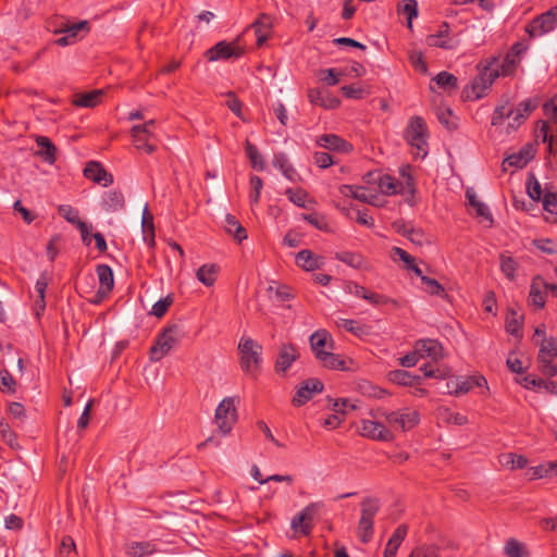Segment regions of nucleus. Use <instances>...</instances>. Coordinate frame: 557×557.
<instances>
[{"label": "nucleus", "mask_w": 557, "mask_h": 557, "mask_svg": "<svg viewBox=\"0 0 557 557\" xmlns=\"http://www.w3.org/2000/svg\"><path fill=\"white\" fill-rule=\"evenodd\" d=\"M536 107V100L525 99L513 109L509 99H504L495 107L491 123L493 126H498L503 124L505 119H509L507 132L516 131L527 121Z\"/></svg>", "instance_id": "obj_1"}, {"label": "nucleus", "mask_w": 557, "mask_h": 557, "mask_svg": "<svg viewBox=\"0 0 557 557\" xmlns=\"http://www.w3.org/2000/svg\"><path fill=\"white\" fill-rule=\"evenodd\" d=\"M239 364L244 372L256 376L262 361V346L250 337L243 336L238 343Z\"/></svg>", "instance_id": "obj_2"}, {"label": "nucleus", "mask_w": 557, "mask_h": 557, "mask_svg": "<svg viewBox=\"0 0 557 557\" xmlns=\"http://www.w3.org/2000/svg\"><path fill=\"white\" fill-rule=\"evenodd\" d=\"M182 337L183 331L180 325L172 324L165 327L150 348V360L160 361L181 342Z\"/></svg>", "instance_id": "obj_3"}, {"label": "nucleus", "mask_w": 557, "mask_h": 557, "mask_svg": "<svg viewBox=\"0 0 557 557\" xmlns=\"http://www.w3.org/2000/svg\"><path fill=\"white\" fill-rule=\"evenodd\" d=\"M239 398L236 396H230L223 398L215 409L214 422L219 431L226 435L228 434L238 419L237 405Z\"/></svg>", "instance_id": "obj_4"}, {"label": "nucleus", "mask_w": 557, "mask_h": 557, "mask_svg": "<svg viewBox=\"0 0 557 557\" xmlns=\"http://www.w3.org/2000/svg\"><path fill=\"white\" fill-rule=\"evenodd\" d=\"M361 516L358 522L357 534L361 543L367 544L373 537L374 518L380 510V503L375 498H366L360 504Z\"/></svg>", "instance_id": "obj_5"}, {"label": "nucleus", "mask_w": 557, "mask_h": 557, "mask_svg": "<svg viewBox=\"0 0 557 557\" xmlns=\"http://www.w3.org/2000/svg\"><path fill=\"white\" fill-rule=\"evenodd\" d=\"M428 135L424 120L420 116L411 117L405 131V138L411 147L417 149V157L424 158L428 154Z\"/></svg>", "instance_id": "obj_6"}, {"label": "nucleus", "mask_w": 557, "mask_h": 557, "mask_svg": "<svg viewBox=\"0 0 557 557\" xmlns=\"http://www.w3.org/2000/svg\"><path fill=\"white\" fill-rule=\"evenodd\" d=\"M375 417L384 418L387 424L403 432H407L418 425L420 413L410 408H404L396 411L377 410Z\"/></svg>", "instance_id": "obj_7"}, {"label": "nucleus", "mask_w": 557, "mask_h": 557, "mask_svg": "<svg viewBox=\"0 0 557 557\" xmlns=\"http://www.w3.org/2000/svg\"><path fill=\"white\" fill-rule=\"evenodd\" d=\"M321 502L308 504L290 521V529L295 535L309 536L314 528V521L322 509Z\"/></svg>", "instance_id": "obj_8"}, {"label": "nucleus", "mask_w": 557, "mask_h": 557, "mask_svg": "<svg viewBox=\"0 0 557 557\" xmlns=\"http://www.w3.org/2000/svg\"><path fill=\"white\" fill-rule=\"evenodd\" d=\"M479 69L480 74L474 78L471 86L475 99L483 97L495 79L502 76L498 70L497 57L491 58L485 65H482L481 62Z\"/></svg>", "instance_id": "obj_9"}, {"label": "nucleus", "mask_w": 557, "mask_h": 557, "mask_svg": "<svg viewBox=\"0 0 557 557\" xmlns=\"http://www.w3.org/2000/svg\"><path fill=\"white\" fill-rule=\"evenodd\" d=\"M557 26V5L534 17L525 28L530 37H541Z\"/></svg>", "instance_id": "obj_10"}, {"label": "nucleus", "mask_w": 557, "mask_h": 557, "mask_svg": "<svg viewBox=\"0 0 557 557\" xmlns=\"http://www.w3.org/2000/svg\"><path fill=\"white\" fill-rule=\"evenodd\" d=\"M243 53L244 49L238 45L237 40L232 42L223 40L207 50L205 57L208 61L214 62L220 60L238 59Z\"/></svg>", "instance_id": "obj_11"}, {"label": "nucleus", "mask_w": 557, "mask_h": 557, "mask_svg": "<svg viewBox=\"0 0 557 557\" xmlns=\"http://www.w3.org/2000/svg\"><path fill=\"white\" fill-rule=\"evenodd\" d=\"M358 431L361 436L373 441L393 442L395 438L393 432L379 421L363 419Z\"/></svg>", "instance_id": "obj_12"}, {"label": "nucleus", "mask_w": 557, "mask_h": 557, "mask_svg": "<svg viewBox=\"0 0 557 557\" xmlns=\"http://www.w3.org/2000/svg\"><path fill=\"white\" fill-rule=\"evenodd\" d=\"M96 272L99 278L100 287L97 290L95 299L90 300V302L95 305L101 302L111 293L114 286L113 271L108 264H98Z\"/></svg>", "instance_id": "obj_13"}, {"label": "nucleus", "mask_w": 557, "mask_h": 557, "mask_svg": "<svg viewBox=\"0 0 557 557\" xmlns=\"http://www.w3.org/2000/svg\"><path fill=\"white\" fill-rule=\"evenodd\" d=\"M324 388V384L318 379H309L300 384L297 388L292 403L296 407H300L309 401L314 394L321 393Z\"/></svg>", "instance_id": "obj_14"}, {"label": "nucleus", "mask_w": 557, "mask_h": 557, "mask_svg": "<svg viewBox=\"0 0 557 557\" xmlns=\"http://www.w3.org/2000/svg\"><path fill=\"white\" fill-rule=\"evenodd\" d=\"M299 351L293 344H283L280 347L274 370L277 374H285L292 364L299 358Z\"/></svg>", "instance_id": "obj_15"}, {"label": "nucleus", "mask_w": 557, "mask_h": 557, "mask_svg": "<svg viewBox=\"0 0 557 557\" xmlns=\"http://www.w3.org/2000/svg\"><path fill=\"white\" fill-rule=\"evenodd\" d=\"M127 557H150L160 552L153 541H131L124 545Z\"/></svg>", "instance_id": "obj_16"}, {"label": "nucleus", "mask_w": 557, "mask_h": 557, "mask_svg": "<svg viewBox=\"0 0 557 557\" xmlns=\"http://www.w3.org/2000/svg\"><path fill=\"white\" fill-rule=\"evenodd\" d=\"M131 134L133 143L138 150H144L148 154L157 150L154 133H147L145 128L132 127Z\"/></svg>", "instance_id": "obj_17"}, {"label": "nucleus", "mask_w": 557, "mask_h": 557, "mask_svg": "<svg viewBox=\"0 0 557 557\" xmlns=\"http://www.w3.org/2000/svg\"><path fill=\"white\" fill-rule=\"evenodd\" d=\"M311 350L317 359L327 350L333 349V339L326 330H318L309 338Z\"/></svg>", "instance_id": "obj_18"}, {"label": "nucleus", "mask_w": 557, "mask_h": 557, "mask_svg": "<svg viewBox=\"0 0 557 557\" xmlns=\"http://www.w3.org/2000/svg\"><path fill=\"white\" fill-rule=\"evenodd\" d=\"M317 145L336 152L348 153L352 151V145L335 134H323L317 138Z\"/></svg>", "instance_id": "obj_19"}, {"label": "nucleus", "mask_w": 557, "mask_h": 557, "mask_svg": "<svg viewBox=\"0 0 557 557\" xmlns=\"http://www.w3.org/2000/svg\"><path fill=\"white\" fill-rule=\"evenodd\" d=\"M414 349L420 358H430L433 361H437L443 357V347L435 339H419L414 344Z\"/></svg>", "instance_id": "obj_20"}, {"label": "nucleus", "mask_w": 557, "mask_h": 557, "mask_svg": "<svg viewBox=\"0 0 557 557\" xmlns=\"http://www.w3.org/2000/svg\"><path fill=\"white\" fill-rule=\"evenodd\" d=\"M334 257L336 260L347 264L352 269L362 271L372 270L371 263L360 252L343 250L335 252Z\"/></svg>", "instance_id": "obj_21"}, {"label": "nucleus", "mask_w": 557, "mask_h": 557, "mask_svg": "<svg viewBox=\"0 0 557 557\" xmlns=\"http://www.w3.org/2000/svg\"><path fill=\"white\" fill-rule=\"evenodd\" d=\"M84 175L88 180L94 181L102 186H108L113 183V176L108 173L104 168L96 161H90L84 169Z\"/></svg>", "instance_id": "obj_22"}, {"label": "nucleus", "mask_w": 557, "mask_h": 557, "mask_svg": "<svg viewBox=\"0 0 557 557\" xmlns=\"http://www.w3.org/2000/svg\"><path fill=\"white\" fill-rule=\"evenodd\" d=\"M466 199L468 200V205L472 208L475 216L481 218L482 221H486L487 226L491 227L494 222L493 215L488 207L478 199L476 194L472 188H468L466 190Z\"/></svg>", "instance_id": "obj_23"}, {"label": "nucleus", "mask_w": 557, "mask_h": 557, "mask_svg": "<svg viewBox=\"0 0 557 557\" xmlns=\"http://www.w3.org/2000/svg\"><path fill=\"white\" fill-rule=\"evenodd\" d=\"M546 282L541 276H535L532 280L529 293V300L534 307L542 309L546 302Z\"/></svg>", "instance_id": "obj_24"}, {"label": "nucleus", "mask_w": 557, "mask_h": 557, "mask_svg": "<svg viewBox=\"0 0 557 557\" xmlns=\"http://www.w3.org/2000/svg\"><path fill=\"white\" fill-rule=\"evenodd\" d=\"M272 24L273 17L265 13H261L252 23L251 27L255 28L257 36L256 44L258 47H261L270 37Z\"/></svg>", "instance_id": "obj_25"}, {"label": "nucleus", "mask_w": 557, "mask_h": 557, "mask_svg": "<svg viewBox=\"0 0 557 557\" xmlns=\"http://www.w3.org/2000/svg\"><path fill=\"white\" fill-rule=\"evenodd\" d=\"M324 368L331 370H342L347 371L350 370L349 364H352L351 359H345L341 355H335L331 350L322 354L319 359H317Z\"/></svg>", "instance_id": "obj_26"}, {"label": "nucleus", "mask_w": 557, "mask_h": 557, "mask_svg": "<svg viewBox=\"0 0 557 557\" xmlns=\"http://www.w3.org/2000/svg\"><path fill=\"white\" fill-rule=\"evenodd\" d=\"M449 25L443 22L436 34L429 35L425 39L426 45L430 47H438L443 49H454L451 39L448 38Z\"/></svg>", "instance_id": "obj_27"}, {"label": "nucleus", "mask_w": 557, "mask_h": 557, "mask_svg": "<svg viewBox=\"0 0 557 557\" xmlns=\"http://www.w3.org/2000/svg\"><path fill=\"white\" fill-rule=\"evenodd\" d=\"M296 264L305 271L318 270L323 265V258L314 255L309 249L300 250L296 255Z\"/></svg>", "instance_id": "obj_28"}, {"label": "nucleus", "mask_w": 557, "mask_h": 557, "mask_svg": "<svg viewBox=\"0 0 557 557\" xmlns=\"http://www.w3.org/2000/svg\"><path fill=\"white\" fill-rule=\"evenodd\" d=\"M273 165L277 168L282 174L290 182H297L300 176L296 169L290 164L287 156L283 152L275 153L273 157Z\"/></svg>", "instance_id": "obj_29"}, {"label": "nucleus", "mask_w": 557, "mask_h": 557, "mask_svg": "<svg viewBox=\"0 0 557 557\" xmlns=\"http://www.w3.org/2000/svg\"><path fill=\"white\" fill-rule=\"evenodd\" d=\"M103 94L102 89L76 94L73 99V104L82 108H94L101 102Z\"/></svg>", "instance_id": "obj_30"}, {"label": "nucleus", "mask_w": 557, "mask_h": 557, "mask_svg": "<svg viewBox=\"0 0 557 557\" xmlns=\"http://www.w3.org/2000/svg\"><path fill=\"white\" fill-rule=\"evenodd\" d=\"M103 209L108 212H116L124 208V195L120 190H110L104 194L102 199Z\"/></svg>", "instance_id": "obj_31"}, {"label": "nucleus", "mask_w": 557, "mask_h": 557, "mask_svg": "<svg viewBox=\"0 0 557 557\" xmlns=\"http://www.w3.org/2000/svg\"><path fill=\"white\" fill-rule=\"evenodd\" d=\"M36 144L40 148L38 154L49 164L57 161V148L53 143L46 136H37Z\"/></svg>", "instance_id": "obj_32"}, {"label": "nucleus", "mask_w": 557, "mask_h": 557, "mask_svg": "<svg viewBox=\"0 0 557 557\" xmlns=\"http://www.w3.org/2000/svg\"><path fill=\"white\" fill-rule=\"evenodd\" d=\"M219 271L220 267L215 263L203 264L197 270L196 277L205 286L210 287L215 283Z\"/></svg>", "instance_id": "obj_33"}, {"label": "nucleus", "mask_w": 557, "mask_h": 557, "mask_svg": "<svg viewBox=\"0 0 557 557\" xmlns=\"http://www.w3.org/2000/svg\"><path fill=\"white\" fill-rule=\"evenodd\" d=\"M377 185L380 190L385 195L391 196L403 194V183H399V181L388 174L380 175L377 178Z\"/></svg>", "instance_id": "obj_34"}, {"label": "nucleus", "mask_w": 557, "mask_h": 557, "mask_svg": "<svg viewBox=\"0 0 557 557\" xmlns=\"http://www.w3.org/2000/svg\"><path fill=\"white\" fill-rule=\"evenodd\" d=\"M224 228L228 234L233 235L237 243H242L247 238V232L245 227L232 214H226Z\"/></svg>", "instance_id": "obj_35"}, {"label": "nucleus", "mask_w": 557, "mask_h": 557, "mask_svg": "<svg viewBox=\"0 0 557 557\" xmlns=\"http://www.w3.org/2000/svg\"><path fill=\"white\" fill-rule=\"evenodd\" d=\"M522 315L509 309L506 317V331L513 336H521Z\"/></svg>", "instance_id": "obj_36"}, {"label": "nucleus", "mask_w": 557, "mask_h": 557, "mask_svg": "<svg viewBox=\"0 0 557 557\" xmlns=\"http://www.w3.org/2000/svg\"><path fill=\"white\" fill-rule=\"evenodd\" d=\"M141 228H143L144 240L149 246H153L154 245L153 218L148 212L147 208H145V210H144L143 221H141Z\"/></svg>", "instance_id": "obj_37"}, {"label": "nucleus", "mask_w": 557, "mask_h": 557, "mask_svg": "<svg viewBox=\"0 0 557 557\" xmlns=\"http://www.w3.org/2000/svg\"><path fill=\"white\" fill-rule=\"evenodd\" d=\"M389 379L404 386H412L420 381V376L412 375L406 370H395L389 373Z\"/></svg>", "instance_id": "obj_38"}, {"label": "nucleus", "mask_w": 557, "mask_h": 557, "mask_svg": "<svg viewBox=\"0 0 557 557\" xmlns=\"http://www.w3.org/2000/svg\"><path fill=\"white\" fill-rule=\"evenodd\" d=\"M433 81L438 85V87L443 88L444 90L450 91L456 90L458 87V79L457 77L448 73L446 71H443L438 73Z\"/></svg>", "instance_id": "obj_39"}, {"label": "nucleus", "mask_w": 557, "mask_h": 557, "mask_svg": "<svg viewBox=\"0 0 557 557\" xmlns=\"http://www.w3.org/2000/svg\"><path fill=\"white\" fill-rule=\"evenodd\" d=\"M245 151H246L248 159L251 162L252 168L258 171H263L265 168V163H264L262 156L260 154L258 148L255 145H252L250 141L247 140L246 145H245Z\"/></svg>", "instance_id": "obj_40"}, {"label": "nucleus", "mask_w": 557, "mask_h": 557, "mask_svg": "<svg viewBox=\"0 0 557 557\" xmlns=\"http://www.w3.org/2000/svg\"><path fill=\"white\" fill-rule=\"evenodd\" d=\"M537 356L540 358L557 357V339L555 337H544L541 342Z\"/></svg>", "instance_id": "obj_41"}, {"label": "nucleus", "mask_w": 557, "mask_h": 557, "mask_svg": "<svg viewBox=\"0 0 557 557\" xmlns=\"http://www.w3.org/2000/svg\"><path fill=\"white\" fill-rule=\"evenodd\" d=\"M519 63L520 59L513 58L509 54H506L502 61L498 59V70L500 75L504 77L511 76L516 72Z\"/></svg>", "instance_id": "obj_42"}, {"label": "nucleus", "mask_w": 557, "mask_h": 557, "mask_svg": "<svg viewBox=\"0 0 557 557\" xmlns=\"http://www.w3.org/2000/svg\"><path fill=\"white\" fill-rule=\"evenodd\" d=\"M399 175L403 178L400 183H403V194L409 193L410 195H413L416 193V184L414 178L411 175V166L410 165H404L399 169Z\"/></svg>", "instance_id": "obj_43"}, {"label": "nucleus", "mask_w": 557, "mask_h": 557, "mask_svg": "<svg viewBox=\"0 0 557 557\" xmlns=\"http://www.w3.org/2000/svg\"><path fill=\"white\" fill-rule=\"evenodd\" d=\"M500 462L510 469H523L528 465V459L522 455L508 453L502 456Z\"/></svg>", "instance_id": "obj_44"}, {"label": "nucleus", "mask_w": 557, "mask_h": 557, "mask_svg": "<svg viewBox=\"0 0 557 557\" xmlns=\"http://www.w3.org/2000/svg\"><path fill=\"white\" fill-rule=\"evenodd\" d=\"M440 416L446 423L455 425H465L468 423V418L459 412H454L448 408L440 410Z\"/></svg>", "instance_id": "obj_45"}, {"label": "nucleus", "mask_w": 557, "mask_h": 557, "mask_svg": "<svg viewBox=\"0 0 557 557\" xmlns=\"http://www.w3.org/2000/svg\"><path fill=\"white\" fill-rule=\"evenodd\" d=\"M504 550L507 557H528L524 546L515 539L506 542Z\"/></svg>", "instance_id": "obj_46"}, {"label": "nucleus", "mask_w": 557, "mask_h": 557, "mask_svg": "<svg viewBox=\"0 0 557 557\" xmlns=\"http://www.w3.org/2000/svg\"><path fill=\"white\" fill-rule=\"evenodd\" d=\"M422 283L424 284V289L428 294L436 295L442 298L447 297V294L445 293L444 287L435 278H431L429 276H422Z\"/></svg>", "instance_id": "obj_47"}, {"label": "nucleus", "mask_w": 557, "mask_h": 557, "mask_svg": "<svg viewBox=\"0 0 557 557\" xmlns=\"http://www.w3.org/2000/svg\"><path fill=\"white\" fill-rule=\"evenodd\" d=\"M285 195L288 199L296 206L300 208L306 207V201L308 199V193L302 188H287L285 190Z\"/></svg>", "instance_id": "obj_48"}, {"label": "nucleus", "mask_w": 557, "mask_h": 557, "mask_svg": "<svg viewBox=\"0 0 557 557\" xmlns=\"http://www.w3.org/2000/svg\"><path fill=\"white\" fill-rule=\"evenodd\" d=\"M544 210L553 215L552 222H557V193H546L542 199Z\"/></svg>", "instance_id": "obj_49"}, {"label": "nucleus", "mask_w": 557, "mask_h": 557, "mask_svg": "<svg viewBox=\"0 0 557 557\" xmlns=\"http://www.w3.org/2000/svg\"><path fill=\"white\" fill-rule=\"evenodd\" d=\"M436 116L442 125L447 129H455L457 127L456 119L449 108H438Z\"/></svg>", "instance_id": "obj_50"}, {"label": "nucleus", "mask_w": 557, "mask_h": 557, "mask_svg": "<svg viewBox=\"0 0 557 557\" xmlns=\"http://www.w3.org/2000/svg\"><path fill=\"white\" fill-rule=\"evenodd\" d=\"M0 434L7 445H9L11 448H18L16 434L11 430L10 425L4 420L0 421Z\"/></svg>", "instance_id": "obj_51"}, {"label": "nucleus", "mask_w": 557, "mask_h": 557, "mask_svg": "<svg viewBox=\"0 0 557 557\" xmlns=\"http://www.w3.org/2000/svg\"><path fill=\"white\" fill-rule=\"evenodd\" d=\"M364 300L369 301L370 304H372L374 306H383V305L392 304L395 307H399V302L396 299H393V298H389L382 294L373 293L370 290H367Z\"/></svg>", "instance_id": "obj_52"}, {"label": "nucleus", "mask_w": 557, "mask_h": 557, "mask_svg": "<svg viewBox=\"0 0 557 557\" xmlns=\"http://www.w3.org/2000/svg\"><path fill=\"white\" fill-rule=\"evenodd\" d=\"M174 298L172 295H168L161 299H159L151 309V314H153L157 318H162L173 304Z\"/></svg>", "instance_id": "obj_53"}, {"label": "nucleus", "mask_w": 557, "mask_h": 557, "mask_svg": "<svg viewBox=\"0 0 557 557\" xmlns=\"http://www.w3.org/2000/svg\"><path fill=\"white\" fill-rule=\"evenodd\" d=\"M408 557H441L436 545H421L416 547Z\"/></svg>", "instance_id": "obj_54"}, {"label": "nucleus", "mask_w": 557, "mask_h": 557, "mask_svg": "<svg viewBox=\"0 0 557 557\" xmlns=\"http://www.w3.org/2000/svg\"><path fill=\"white\" fill-rule=\"evenodd\" d=\"M500 270L507 278L513 280L516 276L517 263L511 257L502 255Z\"/></svg>", "instance_id": "obj_55"}, {"label": "nucleus", "mask_w": 557, "mask_h": 557, "mask_svg": "<svg viewBox=\"0 0 557 557\" xmlns=\"http://www.w3.org/2000/svg\"><path fill=\"white\" fill-rule=\"evenodd\" d=\"M301 218L313 225L317 230L326 231L329 228V224L326 219L317 212L314 213H304Z\"/></svg>", "instance_id": "obj_56"}, {"label": "nucleus", "mask_w": 557, "mask_h": 557, "mask_svg": "<svg viewBox=\"0 0 557 557\" xmlns=\"http://www.w3.org/2000/svg\"><path fill=\"white\" fill-rule=\"evenodd\" d=\"M16 382L8 370L0 371V391L10 394L15 393Z\"/></svg>", "instance_id": "obj_57"}, {"label": "nucleus", "mask_w": 557, "mask_h": 557, "mask_svg": "<svg viewBox=\"0 0 557 557\" xmlns=\"http://www.w3.org/2000/svg\"><path fill=\"white\" fill-rule=\"evenodd\" d=\"M527 193L533 201H539V200L543 199L541 184L534 175H531L528 178Z\"/></svg>", "instance_id": "obj_58"}, {"label": "nucleus", "mask_w": 557, "mask_h": 557, "mask_svg": "<svg viewBox=\"0 0 557 557\" xmlns=\"http://www.w3.org/2000/svg\"><path fill=\"white\" fill-rule=\"evenodd\" d=\"M407 533H408V525L405 523H401L395 529V531L393 532V534L389 537L387 543L399 548V546L401 545L403 541L405 540Z\"/></svg>", "instance_id": "obj_59"}, {"label": "nucleus", "mask_w": 557, "mask_h": 557, "mask_svg": "<svg viewBox=\"0 0 557 557\" xmlns=\"http://www.w3.org/2000/svg\"><path fill=\"white\" fill-rule=\"evenodd\" d=\"M250 186L252 189L249 195L250 202L258 203L260 194H261V189L263 187V182H262L261 177H259L257 175H252L250 177Z\"/></svg>", "instance_id": "obj_60"}, {"label": "nucleus", "mask_w": 557, "mask_h": 557, "mask_svg": "<svg viewBox=\"0 0 557 557\" xmlns=\"http://www.w3.org/2000/svg\"><path fill=\"white\" fill-rule=\"evenodd\" d=\"M404 14L408 17V27L412 28V18L418 15V3L416 0H405L401 8Z\"/></svg>", "instance_id": "obj_61"}, {"label": "nucleus", "mask_w": 557, "mask_h": 557, "mask_svg": "<svg viewBox=\"0 0 557 557\" xmlns=\"http://www.w3.org/2000/svg\"><path fill=\"white\" fill-rule=\"evenodd\" d=\"M553 358H540L537 356V362L540 370L544 375L555 376L557 374V366L552 362Z\"/></svg>", "instance_id": "obj_62"}, {"label": "nucleus", "mask_w": 557, "mask_h": 557, "mask_svg": "<svg viewBox=\"0 0 557 557\" xmlns=\"http://www.w3.org/2000/svg\"><path fill=\"white\" fill-rule=\"evenodd\" d=\"M530 160L529 156H522V152L512 153L508 158H506L505 162L512 168L521 169L523 168L528 161Z\"/></svg>", "instance_id": "obj_63"}, {"label": "nucleus", "mask_w": 557, "mask_h": 557, "mask_svg": "<svg viewBox=\"0 0 557 557\" xmlns=\"http://www.w3.org/2000/svg\"><path fill=\"white\" fill-rule=\"evenodd\" d=\"M337 325L339 327H343L345 329L346 331L355 334V335H360L363 333V330H362V326H360L355 320H350V319H341L338 322H337Z\"/></svg>", "instance_id": "obj_64"}]
</instances>
